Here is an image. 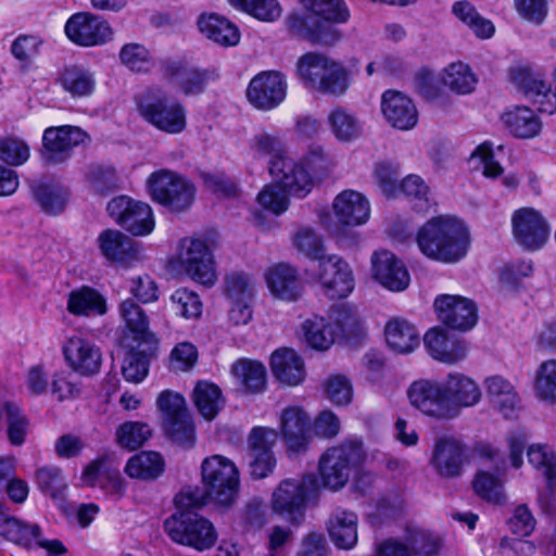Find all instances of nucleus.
<instances>
[{
	"instance_id": "26",
	"label": "nucleus",
	"mask_w": 556,
	"mask_h": 556,
	"mask_svg": "<svg viewBox=\"0 0 556 556\" xmlns=\"http://www.w3.org/2000/svg\"><path fill=\"white\" fill-rule=\"evenodd\" d=\"M445 396L450 405L451 420L460 416L463 409L471 408L478 405L482 399V392L471 377L453 371L450 372L443 380Z\"/></svg>"
},
{
	"instance_id": "56",
	"label": "nucleus",
	"mask_w": 556,
	"mask_h": 556,
	"mask_svg": "<svg viewBox=\"0 0 556 556\" xmlns=\"http://www.w3.org/2000/svg\"><path fill=\"white\" fill-rule=\"evenodd\" d=\"M162 422L166 435L174 442L184 446H191L193 444L195 439L194 425L189 410L181 415L169 417Z\"/></svg>"
},
{
	"instance_id": "3",
	"label": "nucleus",
	"mask_w": 556,
	"mask_h": 556,
	"mask_svg": "<svg viewBox=\"0 0 556 556\" xmlns=\"http://www.w3.org/2000/svg\"><path fill=\"white\" fill-rule=\"evenodd\" d=\"M306 15L292 13L286 17V26L294 36L319 40L328 24H343L350 18L344 0H298Z\"/></svg>"
},
{
	"instance_id": "36",
	"label": "nucleus",
	"mask_w": 556,
	"mask_h": 556,
	"mask_svg": "<svg viewBox=\"0 0 556 556\" xmlns=\"http://www.w3.org/2000/svg\"><path fill=\"white\" fill-rule=\"evenodd\" d=\"M68 313L77 317L103 316L108 313L106 298L96 288L81 286L67 295Z\"/></svg>"
},
{
	"instance_id": "47",
	"label": "nucleus",
	"mask_w": 556,
	"mask_h": 556,
	"mask_svg": "<svg viewBox=\"0 0 556 556\" xmlns=\"http://www.w3.org/2000/svg\"><path fill=\"white\" fill-rule=\"evenodd\" d=\"M164 471V459L156 452H141L130 457L125 466V472L130 478L155 479Z\"/></svg>"
},
{
	"instance_id": "8",
	"label": "nucleus",
	"mask_w": 556,
	"mask_h": 556,
	"mask_svg": "<svg viewBox=\"0 0 556 556\" xmlns=\"http://www.w3.org/2000/svg\"><path fill=\"white\" fill-rule=\"evenodd\" d=\"M139 115L157 130L181 134L187 127L186 108L160 89L144 92L137 101Z\"/></svg>"
},
{
	"instance_id": "16",
	"label": "nucleus",
	"mask_w": 556,
	"mask_h": 556,
	"mask_svg": "<svg viewBox=\"0 0 556 556\" xmlns=\"http://www.w3.org/2000/svg\"><path fill=\"white\" fill-rule=\"evenodd\" d=\"M312 278L319 283L324 294L332 300L348 298L355 286L350 264L337 254L320 260Z\"/></svg>"
},
{
	"instance_id": "32",
	"label": "nucleus",
	"mask_w": 556,
	"mask_h": 556,
	"mask_svg": "<svg viewBox=\"0 0 556 556\" xmlns=\"http://www.w3.org/2000/svg\"><path fill=\"white\" fill-rule=\"evenodd\" d=\"M424 343L432 358L447 365L462 362L468 353L467 344L464 341L451 337L445 330L438 327L426 332Z\"/></svg>"
},
{
	"instance_id": "20",
	"label": "nucleus",
	"mask_w": 556,
	"mask_h": 556,
	"mask_svg": "<svg viewBox=\"0 0 556 556\" xmlns=\"http://www.w3.org/2000/svg\"><path fill=\"white\" fill-rule=\"evenodd\" d=\"M64 31L73 43L81 47L104 45L113 36L112 28L105 20L87 12L73 14L67 20Z\"/></svg>"
},
{
	"instance_id": "57",
	"label": "nucleus",
	"mask_w": 556,
	"mask_h": 556,
	"mask_svg": "<svg viewBox=\"0 0 556 556\" xmlns=\"http://www.w3.org/2000/svg\"><path fill=\"white\" fill-rule=\"evenodd\" d=\"M292 242L296 250L307 258L320 263V260L327 257L323 238L311 227L299 228L292 236Z\"/></svg>"
},
{
	"instance_id": "35",
	"label": "nucleus",
	"mask_w": 556,
	"mask_h": 556,
	"mask_svg": "<svg viewBox=\"0 0 556 556\" xmlns=\"http://www.w3.org/2000/svg\"><path fill=\"white\" fill-rule=\"evenodd\" d=\"M199 31L208 40L222 47H235L240 42L238 26L217 13H203L197 22Z\"/></svg>"
},
{
	"instance_id": "21",
	"label": "nucleus",
	"mask_w": 556,
	"mask_h": 556,
	"mask_svg": "<svg viewBox=\"0 0 556 556\" xmlns=\"http://www.w3.org/2000/svg\"><path fill=\"white\" fill-rule=\"evenodd\" d=\"M438 319L452 329L467 331L478 320L476 303L458 294H439L433 302Z\"/></svg>"
},
{
	"instance_id": "48",
	"label": "nucleus",
	"mask_w": 556,
	"mask_h": 556,
	"mask_svg": "<svg viewBox=\"0 0 556 556\" xmlns=\"http://www.w3.org/2000/svg\"><path fill=\"white\" fill-rule=\"evenodd\" d=\"M232 375L248 392L256 393L265 388L266 368L260 362L240 359L233 364Z\"/></svg>"
},
{
	"instance_id": "54",
	"label": "nucleus",
	"mask_w": 556,
	"mask_h": 556,
	"mask_svg": "<svg viewBox=\"0 0 556 556\" xmlns=\"http://www.w3.org/2000/svg\"><path fill=\"white\" fill-rule=\"evenodd\" d=\"M529 464L547 480L548 486L556 478V452L547 444L533 443L527 448Z\"/></svg>"
},
{
	"instance_id": "49",
	"label": "nucleus",
	"mask_w": 556,
	"mask_h": 556,
	"mask_svg": "<svg viewBox=\"0 0 556 556\" xmlns=\"http://www.w3.org/2000/svg\"><path fill=\"white\" fill-rule=\"evenodd\" d=\"M224 293L228 302L253 301L256 280L245 271H231L225 276Z\"/></svg>"
},
{
	"instance_id": "46",
	"label": "nucleus",
	"mask_w": 556,
	"mask_h": 556,
	"mask_svg": "<svg viewBox=\"0 0 556 556\" xmlns=\"http://www.w3.org/2000/svg\"><path fill=\"white\" fill-rule=\"evenodd\" d=\"M192 397L199 414L207 421L213 420L224 406L220 389L208 381L198 382Z\"/></svg>"
},
{
	"instance_id": "59",
	"label": "nucleus",
	"mask_w": 556,
	"mask_h": 556,
	"mask_svg": "<svg viewBox=\"0 0 556 556\" xmlns=\"http://www.w3.org/2000/svg\"><path fill=\"white\" fill-rule=\"evenodd\" d=\"M151 428L143 421H127L116 430V441L127 450H137L151 437Z\"/></svg>"
},
{
	"instance_id": "60",
	"label": "nucleus",
	"mask_w": 556,
	"mask_h": 556,
	"mask_svg": "<svg viewBox=\"0 0 556 556\" xmlns=\"http://www.w3.org/2000/svg\"><path fill=\"white\" fill-rule=\"evenodd\" d=\"M468 163L471 169L480 170L486 178H496L503 174V167L494 160L492 144L488 141L475 148Z\"/></svg>"
},
{
	"instance_id": "27",
	"label": "nucleus",
	"mask_w": 556,
	"mask_h": 556,
	"mask_svg": "<svg viewBox=\"0 0 556 556\" xmlns=\"http://www.w3.org/2000/svg\"><path fill=\"white\" fill-rule=\"evenodd\" d=\"M121 462L113 453H106L90 462L81 472V482L99 486L106 492L119 495L124 491V480L119 472Z\"/></svg>"
},
{
	"instance_id": "30",
	"label": "nucleus",
	"mask_w": 556,
	"mask_h": 556,
	"mask_svg": "<svg viewBox=\"0 0 556 556\" xmlns=\"http://www.w3.org/2000/svg\"><path fill=\"white\" fill-rule=\"evenodd\" d=\"M265 283L270 294L283 302H295L303 293V283L298 269L288 263H276L267 267Z\"/></svg>"
},
{
	"instance_id": "61",
	"label": "nucleus",
	"mask_w": 556,
	"mask_h": 556,
	"mask_svg": "<svg viewBox=\"0 0 556 556\" xmlns=\"http://www.w3.org/2000/svg\"><path fill=\"white\" fill-rule=\"evenodd\" d=\"M405 541L409 552L420 556H437L442 547V541L438 535L418 528H408Z\"/></svg>"
},
{
	"instance_id": "17",
	"label": "nucleus",
	"mask_w": 556,
	"mask_h": 556,
	"mask_svg": "<svg viewBox=\"0 0 556 556\" xmlns=\"http://www.w3.org/2000/svg\"><path fill=\"white\" fill-rule=\"evenodd\" d=\"M288 81L279 71H264L249 83L245 96L256 110L268 112L277 109L287 98Z\"/></svg>"
},
{
	"instance_id": "23",
	"label": "nucleus",
	"mask_w": 556,
	"mask_h": 556,
	"mask_svg": "<svg viewBox=\"0 0 556 556\" xmlns=\"http://www.w3.org/2000/svg\"><path fill=\"white\" fill-rule=\"evenodd\" d=\"M466 460V445L457 437L441 434L435 438L430 464L435 472L444 478H455L462 475Z\"/></svg>"
},
{
	"instance_id": "28",
	"label": "nucleus",
	"mask_w": 556,
	"mask_h": 556,
	"mask_svg": "<svg viewBox=\"0 0 556 556\" xmlns=\"http://www.w3.org/2000/svg\"><path fill=\"white\" fill-rule=\"evenodd\" d=\"M87 139L88 135L76 126L48 127L42 135L43 155L52 163L64 162L71 156L72 149Z\"/></svg>"
},
{
	"instance_id": "9",
	"label": "nucleus",
	"mask_w": 556,
	"mask_h": 556,
	"mask_svg": "<svg viewBox=\"0 0 556 556\" xmlns=\"http://www.w3.org/2000/svg\"><path fill=\"white\" fill-rule=\"evenodd\" d=\"M164 530L175 543L197 551L211 548L217 540L213 523L190 510H179L170 515L164 521Z\"/></svg>"
},
{
	"instance_id": "2",
	"label": "nucleus",
	"mask_w": 556,
	"mask_h": 556,
	"mask_svg": "<svg viewBox=\"0 0 556 556\" xmlns=\"http://www.w3.org/2000/svg\"><path fill=\"white\" fill-rule=\"evenodd\" d=\"M247 157L253 163H266L273 179L282 182L298 198L312 191L309 175L299 166H290L286 144L278 135L264 129L255 132L248 141Z\"/></svg>"
},
{
	"instance_id": "13",
	"label": "nucleus",
	"mask_w": 556,
	"mask_h": 556,
	"mask_svg": "<svg viewBox=\"0 0 556 556\" xmlns=\"http://www.w3.org/2000/svg\"><path fill=\"white\" fill-rule=\"evenodd\" d=\"M0 535L26 548H42L49 556H59L65 553V547L61 541L46 540L41 536L38 525L12 517L1 508Z\"/></svg>"
},
{
	"instance_id": "11",
	"label": "nucleus",
	"mask_w": 556,
	"mask_h": 556,
	"mask_svg": "<svg viewBox=\"0 0 556 556\" xmlns=\"http://www.w3.org/2000/svg\"><path fill=\"white\" fill-rule=\"evenodd\" d=\"M175 262L197 283L212 287L217 281L213 252L203 239L180 240Z\"/></svg>"
},
{
	"instance_id": "40",
	"label": "nucleus",
	"mask_w": 556,
	"mask_h": 556,
	"mask_svg": "<svg viewBox=\"0 0 556 556\" xmlns=\"http://www.w3.org/2000/svg\"><path fill=\"white\" fill-rule=\"evenodd\" d=\"M440 81L452 93L467 96L476 90L478 76L468 63L454 61L440 71Z\"/></svg>"
},
{
	"instance_id": "64",
	"label": "nucleus",
	"mask_w": 556,
	"mask_h": 556,
	"mask_svg": "<svg viewBox=\"0 0 556 556\" xmlns=\"http://www.w3.org/2000/svg\"><path fill=\"white\" fill-rule=\"evenodd\" d=\"M36 479L39 489L52 498L61 497L67 486L61 469L54 466L40 468Z\"/></svg>"
},
{
	"instance_id": "29",
	"label": "nucleus",
	"mask_w": 556,
	"mask_h": 556,
	"mask_svg": "<svg viewBox=\"0 0 556 556\" xmlns=\"http://www.w3.org/2000/svg\"><path fill=\"white\" fill-rule=\"evenodd\" d=\"M381 114L386 123L397 130L414 129L419 119L415 102L406 94L395 90H387L381 96Z\"/></svg>"
},
{
	"instance_id": "24",
	"label": "nucleus",
	"mask_w": 556,
	"mask_h": 556,
	"mask_svg": "<svg viewBox=\"0 0 556 556\" xmlns=\"http://www.w3.org/2000/svg\"><path fill=\"white\" fill-rule=\"evenodd\" d=\"M101 255L109 262L130 268L142 260V248L116 229L102 231L97 239Z\"/></svg>"
},
{
	"instance_id": "62",
	"label": "nucleus",
	"mask_w": 556,
	"mask_h": 556,
	"mask_svg": "<svg viewBox=\"0 0 556 556\" xmlns=\"http://www.w3.org/2000/svg\"><path fill=\"white\" fill-rule=\"evenodd\" d=\"M122 63L134 72H148L154 65V60L150 51L139 43H127L121 52Z\"/></svg>"
},
{
	"instance_id": "15",
	"label": "nucleus",
	"mask_w": 556,
	"mask_h": 556,
	"mask_svg": "<svg viewBox=\"0 0 556 556\" xmlns=\"http://www.w3.org/2000/svg\"><path fill=\"white\" fill-rule=\"evenodd\" d=\"M409 404L424 416L438 421H448L447 403L443 381L422 378L415 380L407 389Z\"/></svg>"
},
{
	"instance_id": "25",
	"label": "nucleus",
	"mask_w": 556,
	"mask_h": 556,
	"mask_svg": "<svg viewBox=\"0 0 556 556\" xmlns=\"http://www.w3.org/2000/svg\"><path fill=\"white\" fill-rule=\"evenodd\" d=\"M118 311L125 327L121 339L125 350L155 344V338L149 329V319L137 303L130 299L124 300Z\"/></svg>"
},
{
	"instance_id": "55",
	"label": "nucleus",
	"mask_w": 556,
	"mask_h": 556,
	"mask_svg": "<svg viewBox=\"0 0 556 556\" xmlns=\"http://www.w3.org/2000/svg\"><path fill=\"white\" fill-rule=\"evenodd\" d=\"M534 392L539 400L556 403V359L543 362L535 371Z\"/></svg>"
},
{
	"instance_id": "53",
	"label": "nucleus",
	"mask_w": 556,
	"mask_h": 556,
	"mask_svg": "<svg viewBox=\"0 0 556 556\" xmlns=\"http://www.w3.org/2000/svg\"><path fill=\"white\" fill-rule=\"evenodd\" d=\"M152 349L153 345H147L127 350L122 366L125 380L131 383H140L146 379L149 372V356Z\"/></svg>"
},
{
	"instance_id": "19",
	"label": "nucleus",
	"mask_w": 556,
	"mask_h": 556,
	"mask_svg": "<svg viewBox=\"0 0 556 556\" xmlns=\"http://www.w3.org/2000/svg\"><path fill=\"white\" fill-rule=\"evenodd\" d=\"M289 194L296 197L282 182L274 179L273 182L265 185L256 195L258 207L251 211V219L255 227L263 231H268L277 227L273 217L280 216L288 211L290 205Z\"/></svg>"
},
{
	"instance_id": "44",
	"label": "nucleus",
	"mask_w": 556,
	"mask_h": 556,
	"mask_svg": "<svg viewBox=\"0 0 556 556\" xmlns=\"http://www.w3.org/2000/svg\"><path fill=\"white\" fill-rule=\"evenodd\" d=\"M452 13L476 38L488 40L495 35L494 23L482 16L469 1H456L452 5Z\"/></svg>"
},
{
	"instance_id": "34",
	"label": "nucleus",
	"mask_w": 556,
	"mask_h": 556,
	"mask_svg": "<svg viewBox=\"0 0 556 556\" xmlns=\"http://www.w3.org/2000/svg\"><path fill=\"white\" fill-rule=\"evenodd\" d=\"M282 439L292 452H302L309 441V418L300 407L286 408L280 416Z\"/></svg>"
},
{
	"instance_id": "42",
	"label": "nucleus",
	"mask_w": 556,
	"mask_h": 556,
	"mask_svg": "<svg viewBox=\"0 0 556 556\" xmlns=\"http://www.w3.org/2000/svg\"><path fill=\"white\" fill-rule=\"evenodd\" d=\"M58 83L72 98L90 97L97 86L94 73L80 64L65 66L59 74Z\"/></svg>"
},
{
	"instance_id": "37",
	"label": "nucleus",
	"mask_w": 556,
	"mask_h": 556,
	"mask_svg": "<svg viewBox=\"0 0 556 556\" xmlns=\"http://www.w3.org/2000/svg\"><path fill=\"white\" fill-rule=\"evenodd\" d=\"M384 338L388 346L397 354H409L420 344V333L409 320L392 317L384 326Z\"/></svg>"
},
{
	"instance_id": "45",
	"label": "nucleus",
	"mask_w": 556,
	"mask_h": 556,
	"mask_svg": "<svg viewBox=\"0 0 556 556\" xmlns=\"http://www.w3.org/2000/svg\"><path fill=\"white\" fill-rule=\"evenodd\" d=\"M301 333L308 346L317 351L328 350L337 338L331 321L323 316H312L301 324Z\"/></svg>"
},
{
	"instance_id": "1",
	"label": "nucleus",
	"mask_w": 556,
	"mask_h": 556,
	"mask_svg": "<svg viewBox=\"0 0 556 556\" xmlns=\"http://www.w3.org/2000/svg\"><path fill=\"white\" fill-rule=\"evenodd\" d=\"M415 241L426 258L453 265L467 257L471 248V233L463 219L453 215H440L419 227Z\"/></svg>"
},
{
	"instance_id": "22",
	"label": "nucleus",
	"mask_w": 556,
	"mask_h": 556,
	"mask_svg": "<svg viewBox=\"0 0 556 556\" xmlns=\"http://www.w3.org/2000/svg\"><path fill=\"white\" fill-rule=\"evenodd\" d=\"M62 353L67 367L79 376L90 377L100 371L102 353L91 340L75 334L65 340Z\"/></svg>"
},
{
	"instance_id": "31",
	"label": "nucleus",
	"mask_w": 556,
	"mask_h": 556,
	"mask_svg": "<svg viewBox=\"0 0 556 556\" xmlns=\"http://www.w3.org/2000/svg\"><path fill=\"white\" fill-rule=\"evenodd\" d=\"M371 271L382 287L393 292L405 290L410 282V276L404 263L387 250L374 253Z\"/></svg>"
},
{
	"instance_id": "38",
	"label": "nucleus",
	"mask_w": 556,
	"mask_h": 556,
	"mask_svg": "<svg viewBox=\"0 0 556 556\" xmlns=\"http://www.w3.org/2000/svg\"><path fill=\"white\" fill-rule=\"evenodd\" d=\"M357 525L358 518L355 513L337 508L328 519L327 530L337 547L351 549L357 543Z\"/></svg>"
},
{
	"instance_id": "10",
	"label": "nucleus",
	"mask_w": 556,
	"mask_h": 556,
	"mask_svg": "<svg viewBox=\"0 0 556 556\" xmlns=\"http://www.w3.org/2000/svg\"><path fill=\"white\" fill-rule=\"evenodd\" d=\"M365 459L362 442L350 439L329 448L319 460V475L323 484L330 490H339L346 484L353 467Z\"/></svg>"
},
{
	"instance_id": "18",
	"label": "nucleus",
	"mask_w": 556,
	"mask_h": 556,
	"mask_svg": "<svg viewBox=\"0 0 556 556\" xmlns=\"http://www.w3.org/2000/svg\"><path fill=\"white\" fill-rule=\"evenodd\" d=\"M511 232L515 241L525 250L536 251L545 245L551 227L543 214L529 206L520 207L511 214Z\"/></svg>"
},
{
	"instance_id": "6",
	"label": "nucleus",
	"mask_w": 556,
	"mask_h": 556,
	"mask_svg": "<svg viewBox=\"0 0 556 556\" xmlns=\"http://www.w3.org/2000/svg\"><path fill=\"white\" fill-rule=\"evenodd\" d=\"M318 484L313 475L301 479H286L273 491L270 497L271 510L292 523L303 521L305 510L316 503Z\"/></svg>"
},
{
	"instance_id": "39",
	"label": "nucleus",
	"mask_w": 556,
	"mask_h": 556,
	"mask_svg": "<svg viewBox=\"0 0 556 556\" xmlns=\"http://www.w3.org/2000/svg\"><path fill=\"white\" fill-rule=\"evenodd\" d=\"M270 366L274 376L287 386H298L305 377L304 362L292 349H279L271 354Z\"/></svg>"
},
{
	"instance_id": "52",
	"label": "nucleus",
	"mask_w": 556,
	"mask_h": 556,
	"mask_svg": "<svg viewBox=\"0 0 556 556\" xmlns=\"http://www.w3.org/2000/svg\"><path fill=\"white\" fill-rule=\"evenodd\" d=\"M227 2L233 9L265 23L276 22L282 14V7L278 0H227Z\"/></svg>"
},
{
	"instance_id": "5",
	"label": "nucleus",
	"mask_w": 556,
	"mask_h": 556,
	"mask_svg": "<svg viewBox=\"0 0 556 556\" xmlns=\"http://www.w3.org/2000/svg\"><path fill=\"white\" fill-rule=\"evenodd\" d=\"M152 201L173 214L187 212L193 204L197 189L185 176L170 169H157L146 181Z\"/></svg>"
},
{
	"instance_id": "4",
	"label": "nucleus",
	"mask_w": 556,
	"mask_h": 556,
	"mask_svg": "<svg viewBox=\"0 0 556 556\" xmlns=\"http://www.w3.org/2000/svg\"><path fill=\"white\" fill-rule=\"evenodd\" d=\"M296 73L305 88L330 96H342L350 86V73L340 62L308 52L296 63Z\"/></svg>"
},
{
	"instance_id": "14",
	"label": "nucleus",
	"mask_w": 556,
	"mask_h": 556,
	"mask_svg": "<svg viewBox=\"0 0 556 556\" xmlns=\"http://www.w3.org/2000/svg\"><path fill=\"white\" fill-rule=\"evenodd\" d=\"M106 208L110 216L134 236L144 237L154 230V213L148 203L121 195L112 199Z\"/></svg>"
},
{
	"instance_id": "50",
	"label": "nucleus",
	"mask_w": 556,
	"mask_h": 556,
	"mask_svg": "<svg viewBox=\"0 0 556 556\" xmlns=\"http://www.w3.org/2000/svg\"><path fill=\"white\" fill-rule=\"evenodd\" d=\"M400 164L390 160L378 161L372 167L374 182L387 198L400 197Z\"/></svg>"
},
{
	"instance_id": "43",
	"label": "nucleus",
	"mask_w": 556,
	"mask_h": 556,
	"mask_svg": "<svg viewBox=\"0 0 556 556\" xmlns=\"http://www.w3.org/2000/svg\"><path fill=\"white\" fill-rule=\"evenodd\" d=\"M506 128L517 138L531 139L542 129V122L538 114L528 106H514L502 114Z\"/></svg>"
},
{
	"instance_id": "12",
	"label": "nucleus",
	"mask_w": 556,
	"mask_h": 556,
	"mask_svg": "<svg viewBox=\"0 0 556 556\" xmlns=\"http://www.w3.org/2000/svg\"><path fill=\"white\" fill-rule=\"evenodd\" d=\"M475 455L482 462L489 463L496 473L480 470L476 473L472 486L478 496L494 503L502 504L506 497L503 491V481L500 473L505 470V457L503 453L490 443H480L475 448Z\"/></svg>"
},
{
	"instance_id": "51",
	"label": "nucleus",
	"mask_w": 556,
	"mask_h": 556,
	"mask_svg": "<svg viewBox=\"0 0 556 556\" xmlns=\"http://www.w3.org/2000/svg\"><path fill=\"white\" fill-rule=\"evenodd\" d=\"M328 316L338 339L356 336L363 330V323L356 308L349 304L333 306Z\"/></svg>"
},
{
	"instance_id": "63",
	"label": "nucleus",
	"mask_w": 556,
	"mask_h": 556,
	"mask_svg": "<svg viewBox=\"0 0 556 556\" xmlns=\"http://www.w3.org/2000/svg\"><path fill=\"white\" fill-rule=\"evenodd\" d=\"M175 313L186 319L198 318L202 314V302L199 295L188 289H177L170 295Z\"/></svg>"
},
{
	"instance_id": "33",
	"label": "nucleus",
	"mask_w": 556,
	"mask_h": 556,
	"mask_svg": "<svg viewBox=\"0 0 556 556\" xmlns=\"http://www.w3.org/2000/svg\"><path fill=\"white\" fill-rule=\"evenodd\" d=\"M332 210L338 220L346 226H361L370 217V203L361 192L343 190L332 202Z\"/></svg>"
},
{
	"instance_id": "41",
	"label": "nucleus",
	"mask_w": 556,
	"mask_h": 556,
	"mask_svg": "<svg viewBox=\"0 0 556 556\" xmlns=\"http://www.w3.org/2000/svg\"><path fill=\"white\" fill-rule=\"evenodd\" d=\"M326 122L331 135L341 143L353 142L363 136V122L354 112L345 108L332 109Z\"/></svg>"
},
{
	"instance_id": "7",
	"label": "nucleus",
	"mask_w": 556,
	"mask_h": 556,
	"mask_svg": "<svg viewBox=\"0 0 556 556\" xmlns=\"http://www.w3.org/2000/svg\"><path fill=\"white\" fill-rule=\"evenodd\" d=\"M202 483L206 496L216 505L230 506L239 494L240 471L223 455L205 457L201 464Z\"/></svg>"
},
{
	"instance_id": "58",
	"label": "nucleus",
	"mask_w": 556,
	"mask_h": 556,
	"mask_svg": "<svg viewBox=\"0 0 556 556\" xmlns=\"http://www.w3.org/2000/svg\"><path fill=\"white\" fill-rule=\"evenodd\" d=\"M207 80V72L194 67H181L172 76L173 84L185 96H193L203 92Z\"/></svg>"
}]
</instances>
